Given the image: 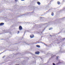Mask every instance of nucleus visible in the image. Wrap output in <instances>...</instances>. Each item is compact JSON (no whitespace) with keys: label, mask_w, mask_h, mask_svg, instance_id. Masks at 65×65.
I'll use <instances>...</instances> for the list:
<instances>
[{"label":"nucleus","mask_w":65,"mask_h":65,"mask_svg":"<svg viewBox=\"0 0 65 65\" xmlns=\"http://www.w3.org/2000/svg\"><path fill=\"white\" fill-rule=\"evenodd\" d=\"M54 56H55V55H52L51 56L52 57H54Z\"/></svg>","instance_id":"9b49d317"},{"label":"nucleus","mask_w":65,"mask_h":65,"mask_svg":"<svg viewBox=\"0 0 65 65\" xmlns=\"http://www.w3.org/2000/svg\"><path fill=\"white\" fill-rule=\"evenodd\" d=\"M18 0H15V1H16V2H17V1Z\"/></svg>","instance_id":"6ab92c4d"},{"label":"nucleus","mask_w":65,"mask_h":65,"mask_svg":"<svg viewBox=\"0 0 65 65\" xmlns=\"http://www.w3.org/2000/svg\"><path fill=\"white\" fill-rule=\"evenodd\" d=\"M37 43H41V42H37Z\"/></svg>","instance_id":"2eb2a0df"},{"label":"nucleus","mask_w":65,"mask_h":65,"mask_svg":"<svg viewBox=\"0 0 65 65\" xmlns=\"http://www.w3.org/2000/svg\"><path fill=\"white\" fill-rule=\"evenodd\" d=\"M4 24V23H0V26H3Z\"/></svg>","instance_id":"7ed1b4c3"},{"label":"nucleus","mask_w":65,"mask_h":65,"mask_svg":"<svg viewBox=\"0 0 65 65\" xmlns=\"http://www.w3.org/2000/svg\"><path fill=\"white\" fill-rule=\"evenodd\" d=\"M4 57H5V56H4V57H3V58H4Z\"/></svg>","instance_id":"412c9836"},{"label":"nucleus","mask_w":65,"mask_h":65,"mask_svg":"<svg viewBox=\"0 0 65 65\" xmlns=\"http://www.w3.org/2000/svg\"><path fill=\"white\" fill-rule=\"evenodd\" d=\"M53 29L52 28H50V29H49V30H51V29Z\"/></svg>","instance_id":"4468645a"},{"label":"nucleus","mask_w":65,"mask_h":65,"mask_svg":"<svg viewBox=\"0 0 65 65\" xmlns=\"http://www.w3.org/2000/svg\"><path fill=\"white\" fill-rule=\"evenodd\" d=\"M25 14H23L20 15V17H24V16H25Z\"/></svg>","instance_id":"39448f33"},{"label":"nucleus","mask_w":65,"mask_h":65,"mask_svg":"<svg viewBox=\"0 0 65 65\" xmlns=\"http://www.w3.org/2000/svg\"><path fill=\"white\" fill-rule=\"evenodd\" d=\"M41 43H42L43 44H44V45H46V46L47 45H45V43H43V42H41Z\"/></svg>","instance_id":"6e6552de"},{"label":"nucleus","mask_w":65,"mask_h":65,"mask_svg":"<svg viewBox=\"0 0 65 65\" xmlns=\"http://www.w3.org/2000/svg\"><path fill=\"white\" fill-rule=\"evenodd\" d=\"M34 35H33L32 36H30V37L31 38H32L34 37Z\"/></svg>","instance_id":"20e7f679"},{"label":"nucleus","mask_w":65,"mask_h":65,"mask_svg":"<svg viewBox=\"0 0 65 65\" xmlns=\"http://www.w3.org/2000/svg\"><path fill=\"white\" fill-rule=\"evenodd\" d=\"M54 14V13H52L51 14V15L52 16H53Z\"/></svg>","instance_id":"9d476101"},{"label":"nucleus","mask_w":65,"mask_h":65,"mask_svg":"<svg viewBox=\"0 0 65 65\" xmlns=\"http://www.w3.org/2000/svg\"><path fill=\"white\" fill-rule=\"evenodd\" d=\"M2 53H3V52H2Z\"/></svg>","instance_id":"393cba45"},{"label":"nucleus","mask_w":65,"mask_h":65,"mask_svg":"<svg viewBox=\"0 0 65 65\" xmlns=\"http://www.w3.org/2000/svg\"><path fill=\"white\" fill-rule=\"evenodd\" d=\"M36 46L37 47H40V46L39 45H37Z\"/></svg>","instance_id":"423d86ee"},{"label":"nucleus","mask_w":65,"mask_h":65,"mask_svg":"<svg viewBox=\"0 0 65 65\" xmlns=\"http://www.w3.org/2000/svg\"><path fill=\"white\" fill-rule=\"evenodd\" d=\"M59 57L58 56L57 57V59H58V57Z\"/></svg>","instance_id":"dca6fc26"},{"label":"nucleus","mask_w":65,"mask_h":65,"mask_svg":"<svg viewBox=\"0 0 65 65\" xmlns=\"http://www.w3.org/2000/svg\"><path fill=\"white\" fill-rule=\"evenodd\" d=\"M1 54H2V53H0V55H1Z\"/></svg>","instance_id":"5701e85b"},{"label":"nucleus","mask_w":65,"mask_h":65,"mask_svg":"<svg viewBox=\"0 0 65 65\" xmlns=\"http://www.w3.org/2000/svg\"><path fill=\"white\" fill-rule=\"evenodd\" d=\"M64 18H62V19H62V20H64Z\"/></svg>","instance_id":"aec40b11"},{"label":"nucleus","mask_w":65,"mask_h":65,"mask_svg":"<svg viewBox=\"0 0 65 65\" xmlns=\"http://www.w3.org/2000/svg\"><path fill=\"white\" fill-rule=\"evenodd\" d=\"M26 45H29V44H28V43H26Z\"/></svg>","instance_id":"ddd939ff"},{"label":"nucleus","mask_w":65,"mask_h":65,"mask_svg":"<svg viewBox=\"0 0 65 65\" xmlns=\"http://www.w3.org/2000/svg\"><path fill=\"white\" fill-rule=\"evenodd\" d=\"M19 29L20 30H22L23 28H22V27L21 26H20L19 27Z\"/></svg>","instance_id":"f257e3e1"},{"label":"nucleus","mask_w":65,"mask_h":65,"mask_svg":"<svg viewBox=\"0 0 65 65\" xmlns=\"http://www.w3.org/2000/svg\"><path fill=\"white\" fill-rule=\"evenodd\" d=\"M37 4L38 5H40V3L39 2H37Z\"/></svg>","instance_id":"0eeeda50"},{"label":"nucleus","mask_w":65,"mask_h":65,"mask_svg":"<svg viewBox=\"0 0 65 65\" xmlns=\"http://www.w3.org/2000/svg\"><path fill=\"white\" fill-rule=\"evenodd\" d=\"M53 65H56V64H55L54 63H53Z\"/></svg>","instance_id":"f3484780"},{"label":"nucleus","mask_w":65,"mask_h":65,"mask_svg":"<svg viewBox=\"0 0 65 65\" xmlns=\"http://www.w3.org/2000/svg\"><path fill=\"white\" fill-rule=\"evenodd\" d=\"M19 33H20V31H18V34H19Z\"/></svg>","instance_id":"a211bd4d"},{"label":"nucleus","mask_w":65,"mask_h":65,"mask_svg":"<svg viewBox=\"0 0 65 65\" xmlns=\"http://www.w3.org/2000/svg\"><path fill=\"white\" fill-rule=\"evenodd\" d=\"M26 15V14H25Z\"/></svg>","instance_id":"a878e982"},{"label":"nucleus","mask_w":65,"mask_h":65,"mask_svg":"<svg viewBox=\"0 0 65 65\" xmlns=\"http://www.w3.org/2000/svg\"><path fill=\"white\" fill-rule=\"evenodd\" d=\"M50 35L51 36V35Z\"/></svg>","instance_id":"b1692460"},{"label":"nucleus","mask_w":65,"mask_h":65,"mask_svg":"<svg viewBox=\"0 0 65 65\" xmlns=\"http://www.w3.org/2000/svg\"><path fill=\"white\" fill-rule=\"evenodd\" d=\"M35 54L37 55H39V54H40V52H39V51H37L35 53Z\"/></svg>","instance_id":"f03ea898"},{"label":"nucleus","mask_w":65,"mask_h":65,"mask_svg":"<svg viewBox=\"0 0 65 65\" xmlns=\"http://www.w3.org/2000/svg\"><path fill=\"white\" fill-rule=\"evenodd\" d=\"M24 0H21V1H24Z\"/></svg>","instance_id":"4be33fe9"},{"label":"nucleus","mask_w":65,"mask_h":65,"mask_svg":"<svg viewBox=\"0 0 65 65\" xmlns=\"http://www.w3.org/2000/svg\"><path fill=\"white\" fill-rule=\"evenodd\" d=\"M57 4L58 5H59L60 4V3L59 2H57Z\"/></svg>","instance_id":"1a4fd4ad"},{"label":"nucleus","mask_w":65,"mask_h":65,"mask_svg":"<svg viewBox=\"0 0 65 65\" xmlns=\"http://www.w3.org/2000/svg\"><path fill=\"white\" fill-rule=\"evenodd\" d=\"M60 63H61L60 62H59L58 63H57V64L58 65V64H60Z\"/></svg>","instance_id":"f8f14e48"}]
</instances>
